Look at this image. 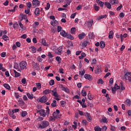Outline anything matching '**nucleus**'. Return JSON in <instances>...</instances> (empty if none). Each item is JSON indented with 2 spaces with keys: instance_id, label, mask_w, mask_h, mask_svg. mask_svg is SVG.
<instances>
[{
  "instance_id": "5",
  "label": "nucleus",
  "mask_w": 131,
  "mask_h": 131,
  "mask_svg": "<svg viewBox=\"0 0 131 131\" xmlns=\"http://www.w3.org/2000/svg\"><path fill=\"white\" fill-rule=\"evenodd\" d=\"M49 100L48 97L43 96L39 99V103H46Z\"/></svg>"
},
{
  "instance_id": "6",
  "label": "nucleus",
  "mask_w": 131,
  "mask_h": 131,
  "mask_svg": "<svg viewBox=\"0 0 131 131\" xmlns=\"http://www.w3.org/2000/svg\"><path fill=\"white\" fill-rule=\"evenodd\" d=\"M27 63L26 61H21L19 63V67L20 69L21 70H24V69L25 68L26 69V65Z\"/></svg>"
},
{
  "instance_id": "30",
  "label": "nucleus",
  "mask_w": 131,
  "mask_h": 131,
  "mask_svg": "<svg viewBox=\"0 0 131 131\" xmlns=\"http://www.w3.org/2000/svg\"><path fill=\"white\" fill-rule=\"evenodd\" d=\"M57 22L58 21H57V20H54L51 22V25H52V26H57Z\"/></svg>"
},
{
  "instance_id": "49",
  "label": "nucleus",
  "mask_w": 131,
  "mask_h": 131,
  "mask_svg": "<svg viewBox=\"0 0 131 131\" xmlns=\"http://www.w3.org/2000/svg\"><path fill=\"white\" fill-rule=\"evenodd\" d=\"M84 73H85V70L83 69L81 72L79 71V75H81V76H83L84 75Z\"/></svg>"
},
{
  "instance_id": "33",
  "label": "nucleus",
  "mask_w": 131,
  "mask_h": 131,
  "mask_svg": "<svg viewBox=\"0 0 131 131\" xmlns=\"http://www.w3.org/2000/svg\"><path fill=\"white\" fill-rule=\"evenodd\" d=\"M27 96L30 100H32V99H33V95L32 94L31 95L30 93H27Z\"/></svg>"
},
{
  "instance_id": "25",
  "label": "nucleus",
  "mask_w": 131,
  "mask_h": 131,
  "mask_svg": "<svg viewBox=\"0 0 131 131\" xmlns=\"http://www.w3.org/2000/svg\"><path fill=\"white\" fill-rule=\"evenodd\" d=\"M67 38H69L70 39H71L72 40H73V39H74V37L71 35V34H67Z\"/></svg>"
},
{
  "instance_id": "9",
  "label": "nucleus",
  "mask_w": 131,
  "mask_h": 131,
  "mask_svg": "<svg viewBox=\"0 0 131 131\" xmlns=\"http://www.w3.org/2000/svg\"><path fill=\"white\" fill-rule=\"evenodd\" d=\"M52 95L54 97H56L57 98L59 97L58 93H57V88H55L54 90H52Z\"/></svg>"
},
{
  "instance_id": "37",
  "label": "nucleus",
  "mask_w": 131,
  "mask_h": 131,
  "mask_svg": "<svg viewBox=\"0 0 131 131\" xmlns=\"http://www.w3.org/2000/svg\"><path fill=\"white\" fill-rule=\"evenodd\" d=\"M94 130L95 131H101L102 130V128H101L100 127L96 126L94 127Z\"/></svg>"
},
{
  "instance_id": "15",
  "label": "nucleus",
  "mask_w": 131,
  "mask_h": 131,
  "mask_svg": "<svg viewBox=\"0 0 131 131\" xmlns=\"http://www.w3.org/2000/svg\"><path fill=\"white\" fill-rule=\"evenodd\" d=\"M60 35H61L63 37H67V33L64 30H61L60 32Z\"/></svg>"
},
{
  "instance_id": "32",
  "label": "nucleus",
  "mask_w": 131,
  "mask_h": 131,
  "mask_svg": "<svg viewBox=\"0 0 131 131\" xmlns=\"http://www.w3.org/2000/svg\"><path fill=\"white\" fill-rule=\"evenodd\" d=\"M76 31V28L75 27H74L71 29V33H72V34H74Z\"/></svg>"
},
{
  "instance_id": "59",
  "label": "nucleus",
  "mask_w": 131,
  "mask_h": 131,
  "mask_svg": "<svg viewBox=\"0 0 131 131\" xmlns=\"http://www.w3.org/2000/svg\"><path fill=\"white\" fill-rule=\"evenodd\" d=\"M84 115L85 116V117L87 118L88 117H89L90 116H91V115L90 114V113H88V112H85L84 113Z\"/></svg>"
},
{
  "instance_id": "28",
  "label": "nucleus",
  "mask_w": 131,
  "mask_h": 131,
  "mask_svg": "<svg viewBox=\"0 0 131 131\" xmlns=\"http://www.w3.org/2000/svg\"><path fill=\"white\" fill-rule=\"evenodd\" d=\"M110 3L112 5H115V4H118V0H110Z\"/></svg>"
},
{
  "instance_id": "1",
  "label": "nucleus",
  "mask_w": 131,
  "mask_h": 131,
  "mask_svg": "<svg viewBox=\"0 0 131 131\" xmlns=\"http://www.w3.org/2000/svg\"><path fill=\"white\" fill-rule=\"evenodd\" d=\"M49 122L43 121L42 122L41 124L39 125V128H41V129H42V128H46V127L49 126Z\"/></svg>"
},
{
  "instance_id": "51",
  "label": "nucleus",
  "mask_w": 131,
  "mask_h": 131,
  "mask_svg": "<svg viewBox=\"0 0 131 131\" xmlns=\"http://www.w3.org/2000/svg\"><path fill=\"white\" fill-rule=\"evenodd\" d=\"M50 7H51V4H50V3H48L46 7H45V10H49L50 9Z\"/></svg>"
},
{
  "instance_id": "38",
  "label": "nucleus",
  "mask_w": 131,
  "mask_h": 131,
  "mask_svg": "<svg viewBox=\"0 0 131 131\" xmlns=\"http://www.w3.org/2000/svg\"><path fill=\"white\" fill-rule=\"evenodd\" d=\"M21 114L22 117H25V116H26V115H27V112H26V111L22 112L21 113Z\"/></svg>"
},
{
  "instance_id": "18",
  "label": "nucleus",
  "mask_w": 131,
  "mask_h": 131,
  "mask_svg": "<svg viewBox=\"0 0 131 131\" xmlns=\"http://www.w3.org/2000/svg\"><path fill=\"white\" fill-rule=\"evenodd\" d=\"M125 104L128 106V107H129V106H130L131 105V101H130V99H126L125 101Z\"/></svg>"
},
{
  "instance_id": "44",
  "label": "nucleus",
  "mask_w": 131,
  "mask_h": 131,
  "mask_svg": "<svg viewBox=\"0 0 131 131\" xmlns=\"http://www.w3.org/2000/svg\"><path fill=\"white\" fill-rule=\"evenodd\" d=\"M105 17H107V15H103L98 17V20H101V19H104Z\"/></svg>"
},
{
  "instance_id": "24",
  "label": "nucleus",
  "mask_w": 131,
  "mask_h": 131,
  "mask_svg": "<svg viewBox=\"0 0 131 131\" xmlns=\"http://www.w3.org/2000/svg\"><path fill=\"white\" fill-rule=\"evenodd\" d=\"M86 56V54H85V53L83 52L81 54V56H79V59H83V58H84V57Z\"/></svg>"
},
{
  "instance_id": "60",
  "label": "nucleus",
  "mask_w": 131,
  "mask_h": 131,
  "mask_svg": "<svg viewBox=\"0 0 131 131\" xmlns=\"http://www.w3.org/2000/svg\"><path fill=\"white\" fill-rule=\"evenodd\" d=\"M84 115L85 116V117L87 118L88 117H89L90 116H91V115L90 114V113H88V112H85L84 113Z\"/></svg>"
},
{
  "instance_id": "11",
  "label": "nucleus",
  "mask_w": 131,
  "mask_h": 131,
  "mask_svg": "<svg viewBox=\"0 0 131 131\" xmlns=\"http://www.w3.org/2000/svg\"><path fill=\"white\" fill-rule=\"evenodd\" d=\"M102 72V70L100 67H97L95 70V73L96 74H100V73Z\"/></svg>"
},
{
  "instance_id": "55",
  "label": "nucleus",
  "mask_w": 131,
  "mask_h": 131,
  "mask_svg": "<svg viewBox=\"0 0 131 131\" xmlns=\"http://www.w3.org/2000/svg\"><path fill=\"white\" fill-rule=\"evenodd\" d=\"M103 122H104L105 123H107L108 122V120H107V118H102V119Z\"/></svg>"
},
{
  "instance_id": "7",
  "label": "nucleus",
  "mask_w": 131,
  "mask_h": 131,
  "mask_svg": "<svg viewBox=\"0 0 131 131\" xmlns=\"http://www.w3.org/2000/svg\"><path fill=\"white\" fill-rule=\"evenodd\" d=\"M40 3L38 1V0H33L32 1V6L35 8L36 7H38L39 6Z\"/></svg>"
},
{
  "instance_id": "62",
  "label": "nucleus",
  "mask_w": 131,
  "mask_h": 131,
  "mask_svg": "<svg viewBox=\"0 0 131 131\" xmlns=\"http://www.w3.org/2000/svg\"><path fill=\"white\" fill-rule=\"evenodd\" d=\"M1 56L2 57V58H5V57H6V52H2L1 54Z\"/></svg>"
},
{
  "instance_id": "39",
  "label": "nucleus",
  "mask_w": 131,
  "mask_h": 131,
  "mask_svg": "<svg viewBox=\"0 0 131 131\" xmlns=\"http://www.w3.org/2000/svg\"><path fill=\"white\" fill-rule=\"evenodd\" d=\"M94 9L95 10V11H99V10H100V7L99 6H97V5L96 4H95L94 5Z\"/></svg>"
},
{
  "instance_id": "17",
  "label": "nucleus",
  "mask_w": 131,
  "mask_h": 131,
  "mask_svg": "<svg viewBox=\"0 0 131 131\" xmlns=\"http://www.w3.org/2000/svg\"><path fill=\"white\" fill-rule=\"evenodd\" d=\"M104 6H105L107 9H112L111 4L108 2H105Z\"/></svg>"
},
{
  "instance_id": "63",
  "label": "nucleus",
  "mask_w": 131,
  "mask_h": 131,
  "mask_svg": "<svg viewBox=\"0 0 131 131\" xmlns=\"http://www.w3.org/2000/svg\"><path fill=\"white\" fill-rule=\"evenodd\" d=\"M107 130V127L106 126H103L101 128L102 131H106Z\"/></svg>"
},
{
  "instance_id": "13",
  "label": "nucleus",
  "mask_w": 131,
  "mask_h": 131,
  "mask_svg": "<svg viewBox=\"0 0 131 131\" xmlns=\"http://www.w3.org/2000/svg\"><path fill=\"white\" fill-rule=\"evenodd\" d=\"M39 114L40 116H43V117H46V115H47V114L46 113V111L42 109L41 110Z\"/></svg>"
},
{
  "instance_id": "23",
  "label": "nucleus",
  "mask_w": 131,
  "mask_h": 131,
  "mask_svg": "<svg viewBox=\"0 0 131 131\" xmlns=\"http://www.w3.org/2000/svg\"><path fill=\"white\" fill-rule=\"evenodd\" d=\"M116 85L117 84L115 83L114 87L112 88V92L113 94H115V93H116V91L117 90L116 89Z\"/></svg>"
},
{
  "instance_id": "64",
  "label": "nucleus",
  "mask_w": 131,
  "mask_h": 131,
  "mask_svg": "<svg viewBox=\"0 0 131 131\" xmlns=\"http://www.w3.org/2000/svg\"><path fill=\"white\" fill-rule=\"evenodd\" d=\"M14 68L15 69H19V64L16 63L15 64L14 66Z\"/></svg>"
},
{
  "instance_id": "52",
  "label": "nucleus",
  "mask_w": 131,
  "mask_h": 131,
  "mask_svg": "<svg viewBox=\"0 0 131 131\" xmlns=\"http://www.w3.org/2000/svg\"><path fill=\"white\" fill-rule=\"evenodd\" d=\"M56 118H55V117H53V116H50V120H51V121H56Z\"/></svg>"
},
{
  "instance_id": "46",
  "label": "nucleus",
  "mask_w": 131,
  "mask_h": 131,
  "mask_svg": "<svg viewBox=\"0 0 131 131\" xmlns=\"http://www.w3.org/2000/svg\"><path fill=\"white\" fill-rule=\"evenodd\" d=\"M81 95L83 97H85L86 96V92L84 90H82Z\"/></svg>"
},
{
  "instance_id": "53",
  "label": "nucleus",
  "mask_w": 131,
  "mask_h": 131,
  "mask_svg": "<svg viewBox=\"0 0 131 131\" xmlns=\"http://www.w3.org/2000/svg\"><path fill=\"white\" fill-rule=\"evenodd\" d=\"M49 84L50 85H54V84H55V81L53 79L51 80L49 82Z\"/></svg>"
},
{
  "instance_id": "21",
  "label": "nucleus",
  "mask_w": 131,
  "mask_h": 131,
  "mask_svg": "<svg viewBox=\"0 0 131 131\" xmlns=\"http://www.w3.org/2000/svg\"><path fill=\"white\" fill-rule=\"evenodd\" d=\"M35 15H39L40 14L39 8H36L34 11Z\"/></svg>"
},
{
  "instance_id": "40",
  "label": "nucleus",
  "mask_w": 131,
  "mask_h": 131,
  "mask_svg": "<svg viewBox=\"0 0 131 131\" xmlns=\"http://www.w3.org/2000/svg\"><path fill=\"white\" fill-rule=\"evenodd\" d=\"M46 109H47V111H46L47 115V116H49V115L50 114V107H49V106H47L46 107Z\"/></svg>"
},
{
  "instance_id": "41",
  "label": "nucleus",
  "mask_w": 131,
  "mask_h": 131,
  "mask_svg": "<svg viewBox=\"0 0 131 131\" xmlns=\"http://www.w3.org/2000/svg\"><path fill=\"white\" fill-rule=\"evenodd\" d=\"M105 97L106 98L107 102H110V101H111V99H110V97H109V94H106L105 95Z\"/></svg>"
},
{
  "instance_id": "10",
  "label": "nucleus",
  "mask_w": 131,
  "mask_h": 131,
  "mask_svg": "<svg viewBox=\"0 0 131 131\" xmlns=\"http://www.w3.org/2000/svg\"><path fill=\"white\" fill-rule=\"evenodd\" d=\"M84 78H85V79H88V80H90V81L93 80V78H92V76L90 74H85L84 76Z\"/></svg>"
},
{
  "instance_id": "22",
  "label": "nucleus",
  "mask_w": 131,
  "mask_h": 131,
  "mask_svg": "<svg viewBox=\"0 0 131 131\" xmlns=\"http://www.w3.org/2000/svg\"><path fill=\"white\" fill-rule=\"evenodd\" d=\"M41 43L43 46H45V47H48V45L47 43V41H46V40L45 39H41Z\"/></svg>"
},
{
  "instance_id": "16",
  "label": "nucleus",
  "mask_w": 131,
  "mask_h": 131,
  "mask_svg": "<svg viewBox=\"0 0 131 131\" xmlns=\"http://www.w3.org/2000/svg\"><path fill=\"white\" fill-rule=\"evenodd\" d=\"M84 36H85V34L84 33H82L78 35L79 39H83V38H84Z\"/></svg>"
},
{
  "instance_id": "29",
  "label": "nucleus",
  "mask_w": 131,
  "mask_h": 131,
  "mask_svg": "<svg viewBox=\"0 0 131 131\" xmlns=\"http://www.w3.org/2000/svg\"><path fill=\"white\" fill-rule=\"evenodd\" d=\"M89 38L90 39H93L94 37H95V35L94 34V33H90L89 34Z\"/></svg>"
},
{
  "instance_id": "4",
  "label": "nucleus",
  "mask_w": 131,
  "mask_h": 131,
  "mask_svg": "<svg viewBox=\"0 0 131 131\" xmlns=\"http://www.w3.org/2000/svg\"><path fill=\"white\" fill-rule=\"evenodd\" d=\"M131 72H126L124 75V77L126 80H129V82L131 83Z\"/></svg>"
},
{
  "instance_id": "42",
  "label": "nucleus",
  "mask_w": 131,
  "mask_h": 131,
  "mask_svg": "<svg viewBox=\"0 0 131 131\" xmlns=\"http://www.w3.org/2000/svg\"><path fill=\"white\" fill-rule=\"evenodd\" d=\"M31 49H32V53H36V49L34 46L31 47Z\"/></svg>"
},
{
  "instance_id": "35",
  "label": "nucleus",
  "mask_w": 131,
  "mask_h": 131,
  "mask_svg": "<svg viewBox=\"0 0 131 131\" xmlns=\"http://www.w3.org/2000/svg\"><path fill=\"white\" fill-rule=\"evenodd\" d=\"M56 60L58 62V64H60L61 63V60H62V58L60 57L59 56H57L56 57Z\"/></svg>"
},
{
  "instance_id": "61",
  "label": "nucleus",
  "mask_w": 131,
  "mask_h": 131,
  "mask_svg": "<svg viewBox=\"0 0 131 131\" xmlns=\"http://www.w3.org/2000/svg\"><path fill=\"white\" fill-rule=\"evenodd\" d=\"M84 115L85 116V117L87 118L88 117H89L90 116H91V115L90 114V113H88V112H85L84 113Z\"/></svg>"
},
{
  "instance_id": "31",
  "label": "nucleus",
  "mask_w": 131,
  "mask_h": 131,
  "mask_svg": "<svg viewBox=\"0 0 131 131\" xmlns=\"http://www.w3.org/2000/svg\"><path fill=\"white\" fill-rule=\"evenodd\" d=\"M93 23H94V21L92 20V21H89L87 22V25L88 27H92L93 26Z\"/></svg>"
},
{
  "instance_id": "43",
  "label": "nucleus",
  "mask_w": 131,
  "mask_h": 131,
  "mask_svg": "<svg viewBox=\"0 0 131 131\" xmlns=\"http://www.w3.org/2000/svg\"><path fill=\"white\" fill-rule=\"evenodd\" d=\"M89 41L88 40H85L83 41V43H82V46H83L85 48V47H86V46H88V43H89Z\"/></svg>"
},
{
  "instance_id": "3",
  "label": "nucleus",
  "mask_w": 131,
  "mask_h": 131,
  "mask_svg": "<svg viewBox=\"0 0 131 131\" xmlns=\"http://www.w3.org/2000/svg\"><path fill=\"white\" fill-rule=\"evenodd\" d=\"M60 114V111L59 110H56V112H54L53 114V116L54 117V118H56V119H58V118H60L61 116H62Z\"/></svg>"
},
{
  "instance_id": "54",
  "label": "nucleus",
  "mask_w": 131,
  "mask_h": 131,
  "mask_svg": "<svg viewBox=\"0 0 131 131\" xmlns=\"http://www.w3.org/2000/svg\"><path fill=\"white\" fill-rule=\"evenodd\" d=\"M97 83H101V84H103L104 83V81H103L102 79L100 78L97 81Z\"/></svg>"
},
{
  "instance_id": "48",
  "label": "nucleus",
  "mask_w": 131,
  "mask_h": 131,
  "mask_svg": "<svg viewBox=\"0 0 131 131\" xmlns=\"http://www.w3.org/2000/svg\"><path fill=\"white\" fill-rule=\"evenodd\" d=\"M18 26H19V25L17 23H14L13 25V27L14 29H17V28H18Z\"/></svg>"
},
{
  "instance_id": "45",
  "label": "nucleus",
  "mask_w": 131,
  "mask_h": 131,
  "mask_svg": "<svg viewBox=\"0 0 131 131\" xmlns=\"http://www.w3.org/2000/svg\"><path fill=\"white\" fill-rule=\"evenodd\" d=\"M36 85L38 90H40V89H41V84L40 83H36Z\"/></svg>"
},
{
  "instance_id": "58",
  "label": "nucleus",
  "mask_w": 131,
  "mask_h": 131,
  "mask_svg": "<svg viewBox=\"0 0 131 131\" xmlns=\"http://www.w3.org/2000/svg\"><path fill=\"white\" fill-rule=\"evenodd\" d=\"M120 84H121V91H124V90H125V88L124 87L122 83L121 82Z\"/></svg>"
},
{
  "instance_id": "47",
  "label": "nucleus",
  "mask_w": 131,
  "mask_h": 131,
  "mask_svg": "<svg viewBox=\"0 0 131 131\" xmlns=\"http://www.w3.org/2000/svg\"><path fill=\"white\" fill-rule=\"evenodd\" d=\"M43 94H45V95L50 94L51 93V90H46L45 91H43Z\"/></svg>"
},
{
  "instance_id": "19",
  "label": "nucleus",
  "mask_w": 131,
  "mask_h": 131,
  "mask_svg": "<svg viewBox=\"0 0 131 131\" xmlns=\"http://www.w3.org/2000/svg\"><path fill=\"white\" fill-rule=\"evenodd\" d=\"M113 35H114V32L112 30L108 33V38H113Z\"/></svg>"
},
{
  "instance_id": "20",
  "label": "nucleus",
  "mask_w": 131,
  "mask_h": 131,
  "mask_svg": "<svg viewBox=\"0 0 131 131\" xmlns=\"http://www.w3.org/2000/svg\"><path fill=\"white\" fill-rule=\"evenodd\" d=\"M3 86L5 89H7V90H8L9 91L11 90V86H10V85L9 84L5 83L3 84Z\"/></svg>"
},
{
  "instance_id": "2",
  "label": "nucleus",
  "mask_w": 131,
  "mask_h": 131,
  "mask_svg": "<svg viewBox=\"0 0 131 131\" xmlns=\"http://www.w3.org/2000/svg\"><path fill=\"white\" fill-rule=\"evenodd\" d=\"M32 66L34 70H36L37 71H38L40 69V68L39 67V64L38 63L33 62H32Z\"/></svg>"
},
{
  "instance_id": "36",
  "label": "nucleus",
  "mask_w": 131,
  "mask_h": 131,
  "mask_svg": "<svg viewBox=\"0 0 131 131\" xmlns=\"http://www.w3.org/2000/svg\"><path fill=\"white\" fill-rule=\"evenodd\" d=\"M18 103H19V104H21V105H24V104H25V102H24V101H23V99H22V98L19 99Z\"/></svg>"
},
{
  "instance_id": "57",
  "label": "nucleus",
  "mask_w": 131,
  "mask_h": 131,
  "mask_svg": "<svg viewBox=\"0 0 131 131\" xmlns=\"http://www.w3.org/2000/svg\"><path fill=\"white\" fill-rule=\"evenodd\" d=\"M62 30V27L61 26H57V32H60Z\"/></svg>"
},
{
  "instance_id": "12",
  "label": "nucleus",
  "mask_w": 131,
  "mask_h": 131,
  "mask_svg": "<svg viewBox=\"0 0 131 131\" xmlns=\"http://www.w3.org/2000/svg\"><path fill=\"white\" fill-rule=\"evenodd\" d=\"M96 3L97 4H98L99 5V6H100V7H101V8H103V7H104V5L105 4V3L100 0H96Z\"/></svg>"
},
{
  "instance_id": "26",
  "label": "nucleus",
  "mask_w": 131,
  "mask_h": 131,
  "mask_svg": "<svg viewBox=\"0 0 131 131\" xmlns=\"http://www.w3.org/2000/svg\"><path fill=\"white\" fill-rule=\"evenodd\" d=\"M88 97L89 100H93V99H94V96L91 95V93H90V92L88 94Z\"/></svg>"
},
{
  "instance_id": "56",
  "label": "nucleus",
  "mask_w": 131,
  "mask_h": 131,
  "mask_svg": "<svg viewBox=\"0 0 131 131\" xmlns=\"http://www.w3.org/2000/svg\"><path fill=\"white\" fill-rule=\"evenodd\" d=\"M27 6L28 8H29V9H30V8H31V7L32 6V4H31V3L28 2L27 3Z\"/></svg>"
},
{
  "instance_id": "50",
  "label": "nucleus",
  "mask_w": 131,
  "mask_h": 131,
  "mask_svg": "<svg viewBox=\"0 0 131 131\" xmlns=\"http://www.w3.org/2000/svg\"><path fill=\"white\" fill-rule=\"evenodd\" d=\"M3 39H4V40H8V38L9 37L6 35H4L3 37H2Z\"/></svg>"
},
{
  "instance_id": "27",
  "label": "nucleus",
  "mask_w": 131,
  "mask_h": 131,
  "mask_svg": "<svg viewBox=\"0 0 131 131\" xmlns=\"http://www.w3.org/2000/svg\"><path fill=\"white\" fill-rule=\"evenodd\" d=\"M57 106V101L53 100V103H51V106H52L53 108H55V107H56Z\"/></svg>"
},
{
  "instance_id": "8",
  "label": "nucleus",
  "mask_w": 131,
  "mask_h": 131,
  "mask_svg": "<svg viewBox=\"0 0 131 131\" xmlns=\"http://www.w3.org/2000/svg\"><path fill=\"white\" fill-rule=\"evenodd\" d=\"M60 85L62 91L66 92V93H67V94H69V93H70L69 89H68V88H65V86H63V84H61Z\"/></svg>"
},
{
  "instance_id": "14",
  "label": "nucleus",
  "mask_w": 131,
  "mask_h": 131,
  "mask_svg": "<svg viewBox=\"0 0 131 131\" xmlns=\"http://www.w3.org/2000/svg\"><path fill=\"white\" fill-rule=\"evenodd\" d=\"M100 47L101 49H104L106 47V44H105V41H101L100 42Z\"/></svg>"
},
{
  "instance_id": "34",
  "label": "nucleus",
  "mask_w": 131,
  "mask_h": 131,
  "mask_svg": "<svg viewBox=\"0 0 131 131\" xmlns=\"http://www.w3.org/2000/svg\"><path fill=\"white\" fill-rule=\"evenodd\" d=\"M20 16H21V18H23V19H24L25 20H26L27 19V15H25L24 14L20 13Z\"/></svg>"
}]
</instances>
